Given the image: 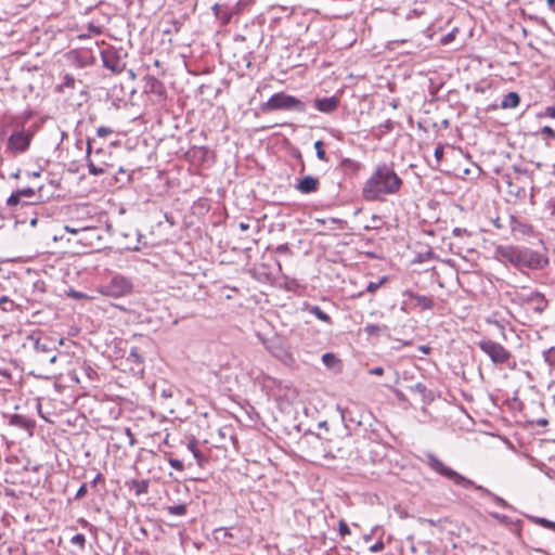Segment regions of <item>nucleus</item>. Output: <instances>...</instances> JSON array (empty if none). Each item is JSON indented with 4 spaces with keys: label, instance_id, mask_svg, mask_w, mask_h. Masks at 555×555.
I'll return each instance as SVG.
<instances>
[{
    "label": "nucleus",
    "instance_id": "10",
    "mask_svg": "<svg viewBox=\"0 0 555 555\" xmlns=\"http://www.w3.org/2000/svg\"><path fill=\"white\" fill-rule=\"evenodd\" d=\"M522 301L538 314H542L548 305L545 296L539 292H532L524 296Z\"/></svg>",
    "mask_w": 555,
    "mask_h": 555
},
{
    "label": "nucleus",
    "instance_id": "32",
    "mask_svg": "<svg viewBox=\"0 0 555 555\" xmlns=\"http://www.w3.org/2000/svg\"><path fill=\"white\" fill-rule=\"evenodd\" d=\"M379 130H380V134H384L386 132H389L393 129V121L391 119H387L385 120L383 124H380L378 126Z\"/></svg>",
    "mask_w": 555,
    "mask_h": 555
},
{
    "label": "nucleus",
    "instance_id": "42",
    "mask_svg": "<svg viewBox=\"0 0 555 555\" xmlns=\"http://www.w3.org/2000/svg\"><path fill=\"white\" fill-rule=\"evenodd\" d=\"M538 522L540 525H542L544 528L555 530V521H551V520L545 519V518H539Z\"/></svg>",
    "mask_w": 555,
    "mask_h": 555
},
{
    "label": "nucleus",
    "instance_id": "18",
    "mask_svg": "<svg viewBox=\"0 0 555 555\" xmlns=\"http://www.w3.org/2000/svg\"><path fill=\"white\" fill-rule=\"evenodd\" d=\"M519 102H520V96L517 92H508L507 94L504 95V98L501 102V107L504 109L515 108L519 105Z\"/></svg>",
    "mask_w": 555,
    "mask_h": 555
},
{
    "label": "nucleus",
    "instance_id": "12",
    "mask_svg": "<svg viewBox=\"0 0 555 555\" xmlns=\"http://www.w3.org/2000/svg\"><path fill=\"white\" fill-rule=\"evenodd\" d=\"M339 98L333 95L330 98H320L314 100V107L325 114L335 112L339 106Z\"/></svg>",
    "mask_w": 555,
    "mask_h": 555
},
{
    "label": "nucleus",
    "instance_id": "52",
    "mask_svg": "<svg viewBox=\"0 0 555 555\" xmlns=\"http://www.w3.org/2000/svg\"><path fill=\"white\" fill-rule=\"evenodd\" d=\"M89 31L93 35H100L102 33L101 27L93 24L89 25Z\"/></svg>",
    "mask_w": 555,
    "mask_h": 555
},
{
    "label": "nucleus",
    "instance_id": "48",
    "mask_svg": "<svg viewBox=\"0 0 555 555\" xmlns=\"http://www.w3.org/2000/svg\"><path fill=\"white\" fill-rule=\"evenodd\" d=\"M452 233L454 236H463V235H467L468 231L464 228H454Z\"/></svg>",
    "mask_w": 555,
    "mask_h": 555
},
{
    "label": "nucleus",
    "instance_id": "3",
    "mask_svg": "<svg viewBox=\"0 0 555 555\" xmlns=\"http://www.w3.org/2000/svg\"><path fill=\"white\" fill-rule=\"evenodd\" d=\"M425 463L427 466L440 475L441 477L452 481L454 485L460 486L462 488H470L474 487L476 490L480 491L483 495L490 496L499 506L506 508L509 507L508 503L492 493L489 489L475 485L470 479L466 478L465 476L459 474L451 467L447 466L441 460H439L434 453L428 452L425 454Z\"/></svg>",
    "mask_w": 555,
    "mask_h": 555
},
{
    "label": "nucleus",
    "instance_id": "6",
    "mask_svg": "<svg viewBox=\"0 0 555 555\" xmlns=\"http://www.w3.org/2000/svg\"><path fill=\"white\" fill-rule=\"evenodd\" d=\"M101 59L103 66L109 69L113 74H120L127 66V53L113 47L102 50Z\"/></svg>",
    "mask_w": 555,
    "mask_h": 555
},
{
    "label": "nucleus",
    "instance_id": "45",
    "mask_svg": "<svg viewBox=\"0 0 555 555\" xmlns=\"http://www.w3.org/2000/svg\"><path fill=\"white\" fill-rule=\"evenodd\" d=\"M435 158L437 159V162H440L443 157V146L441 144H438L435 149Z\"/></svg>",
    "mask_w": 555,
    "mask_h": 555
},
{
    "label": "nucleus",
    "instance_id": "53",
    "mask_svg": "<svg viewBox=\"0 0 555 555\" xmlns=\"http://www.w3.org/2000/svg\"><path fill=\"white\" fill-rule=\"evenodd\" d=\"M453 38H454L453 34H452V33H450V34H448V35H446V36H443V37L441 38V42H442L443 44H448L449 42H451V41L453 40Z\"/></svg>",
    "mask_w": 555,
    "mask_h": 555
},
{
    "label": "nucleus",
    "instance_id": "57",
    "mask_svg": "<svg viewBox=\"0 0 555 555\" xmlns=\"http://www.w3.org/2000/svg\"><path fill=\"white\" fill-rule=\"evenodd\" d=\"M238 228H240L242 231H247V230L249 229V224H248V223H246V222H240Z\"/></svg>",
    "mask_w": 555,
    "mask_h": 555
},
{
    "label": "nucleus",
    "instance_id": "47",
    "mask_svg": "<svg viewBox=\"0 0 555 555\" xmlns=\"http://www.w3.org/2000/svg\"><path fill=\"white\" fill-rule=\"evenodd\" d=\"M545 208L551 212V215L555 216V199L547 201Z\"/></svg>",
    "mask_w": 555,
    "mask_h": 555
},
{
    "label": "nucleus",
    "instance_id": "36",
    "mask_svg": "<svg viewBox=\"0 0 555 555\" xmlns=\"http://www.w3.org/2000/svg\"><path fill=\"white\" fill-rule=\"evenodd\" d=\"M21 199H22V198H21L20 194H18V193H17V191H16V192H13V193L9 196V198H8L7 203H8V205H9V206H16V205H18V204L21 203Z\"/></svg>",
    "mask_w": 555,
    "mask_h": 555
},
{
    "label": "nucleus",
    "instance_id": "22",
    "mask_svg": "<svg viewBox=\"0 0 555 555\" xmlns=\"http://www.w3.org/2000/svg\"><path fill=\"white\" fill-rule=\"evenodd\" d=\"M309 311L311 314H313L320 321L325 322L327 324L332 323L331 317L326 312H324L319 306H312L309 309Z\"/></svg>",
    "mask_w": 555,
    "mask_h": 555
},
{
    "label": "nucleus",
    "instance_id": "15",
    "mask_svg": "<svg viewBox=\"0 0 555 555\" xmlns=\"http://www.w3.org/2000/svg\"><path fill=\"white\" fill-rule=\"evenodd\" d=\"M404 296L415 302V306L421 307L423 310H429L434 307V299L425 295H420L411 291L404 292Z\"/></svg>",
    "mask_w": 555,
    "mask_h": 555
},
{
    "label": "nucleus",
    "instance_id": "7",
    "mask_svg": "<svg viewBox=\"0 0 555 555\" xmlns=\"http://www.w3.org/2000/svg\"><path fill=\"white\" fill-rule=\"evenodd\" d=\"M477 345L494 364H504L512 357L511 352L505 347L491 339L483 338L479 340Z\"/></svg>",
    "mask_w": 555,
    "mask_h": 555
},
{
    "label": "nucleus",
    "instance_id": "19",
    "mask_svg": "<svg viewBox=\"0 0 555 555\" xmlns=\"http://www.w3.org/2000/svg\"><path fill=\"white\" fill-rule=\"evenodd\" d=\"M163 509L171 516L182 517V516L186 515L188 504L180 503V504L167 505V506H164Z\"/></svg>",
    "mask_w": 555,
    "mask_h": 555
},
{
    "label": "nucleus",
    "instance_id": "56",
    "mask_svg": "<svg viewBox=\"0 0 555 555\" xmlns=\"http://www.w3.org/2000/svg\"><path fill=\"white\" fill-rule=\"evenodd\" d=\"M64 229L66 232L72 233V234H77L79 231L78 229L72 228L69 225H65Z\"/></svg>",
    "mask_w": 555,
    "mask_h": 555
},
{
    "label": "nucleus",
    "instance_id": "28",
    "mask_svg": "<svg viewBox=\"0 0 555 555\" xmlns=\"http://www.w3.org/2000/svg\"><path fill=\"white\" fill-rule=\"evenodd\" d=\"M322 361L327 367H333L338 360L335 354L328 352L322 356Z\"/></svg>",
    "mask_w": 555,
    "mask_h": 555
},
{
    "label": "nucleus",
    "instance_id": "25",
    "mask_svg": "<svg viewBox=\"0 0 555 555\" xmlns=\"http://www.w3.org/2000/svg\"><path fill=\"white\" fill-rule=\"evenodd\" d=\"M341 167L346 170L358 171L361 167V164L350 158H344L341 160Z\"/></svg>",
    "mask_w": 555,
    "mask_h": 555
},
{
    "label": "nucleus",
    "instance_id": "64",
    "mask_svg": "<svg viewBox=\"0 0 555 555\" xmlns=\"http://www.w3.org/2000/svg\"><path fill=\"white\" fill-rule=\"evenodd\" d=\"M286 250H288V247L286 245H280L278 247V251H286Z\"/></svg>",
    "mask_w": 555,
    "mask_h": 555
},
{
    "label": "nucleus",
    "instance_id": "16",
    "mask_svg": "<svg viewBox=\"0 0 555 555\" xmlns=\"http://www.w3.org/2000/svg\"><path fill=\"white\" fill-rule=\"evenodd\" d=\"M145 91L165 98L166 89L162 81L157 78L149 76L145 82Z\"/></svg>",
    "mask_w": 555,
    "mask_h": 555
},
{
    "label": "nucleus",
    "instance_id": "51",
    "mask_svg": "<svg viewBox=\"0 0 555 555\" xmlns=\"http://www.w3.org/2000/svg\"><path fill=\"white\" fill-rule=\"evenodd\" d=\"M369 373H370L371 375H378V376H380V375H383V374H384V369H383V367H380V366H376V367L371 369V370L369 371Z\"/></svg>",
    "mask_w": 555,
    "mask_h": 555
},
{
    "label": "nucleus",
    "instance_id": "27",
    "mask_svg": "<svg viewBox=\"0 0 555 555\" xmlns=\"http://www.w3.org/2000/svg\"><path fill=\"white\" fill-rule=\"evenodd\" d=\"M188 449L192 452V454L194 455V457L197 460L198 464L201 465L204 460V455L197 449L196 443L194 441L189 442Z\"/></svg>",
    "mask_w": 555,
    "mask_h": 555
},
{
    "label": "nucleus",
    "instance_id": "60",
    "mask_svg": "<svg viewBox=\"0 0 555 555\" xmlns=\"http://www.w3.org/2000/svg\"><path fill=\"white\" fill-rule=\"evenodd\" d=\"M493 324L498 326L501 330L502 334L504 335V326L499 321H494Z\"/></svg>",
    "mask_w": 555,
    "mask_h": 555
},
{
    "label": "nucleus",
    "instance_id": "58",
    "mask_svg": "<svg viewBox=\"0 0 555 555\" xmlns=\"http://www.w3.org/2000/svg\"><path fill=\"white\" fill-rule=\"evenodd\" d=\"M548 8L555 12V0H547Z\"/></svg>",
    "mask_w": 555,
    "mask_h": 555
},
{
    "label": "nucleus",
    "instance_id": "9",
    "mask_svg": "<svg viewBox=\"0 0 555 555\" xmlns=\"http://www.w3.org/2000/svg\"><path fill=\"white\" fill-rule=\"evenodd\" d=\"M267 349L274 358L279 359L284 364L291 365L294 363L293 354L280 339L270 341L267 345Z\"/></svg>",
    "mask_w": 555,
    "mask_h": 555
},
{
    "label": "nucleus",
    "instance_id": "1",
    "mask_svg": "<svg viewBox=\"0 0 555 555\" xmlns=\"http://www.w3.org/2000/svg\"><path fill=\"white\" fill-rule=\"evenodd\" d=\"M403 185L402 179L397 175L392 164H378L372 171L362 188L365 201H384L386 196L399 193Z\"/></svg>",
    "mask_w": 555,
    "mask_h": 555
},
{
    "label": "nucleus",
    "instance_id": "8",
    "mask_svg": "<svg viewBox=\"0 0 555 555\" xmlns=\"http://www.w3.org/2000/svg\"><path fill=\"white\" fill-rule=\"evenodd\" d=\"M86 160H87V167L88 171L92 176H101L106 172V169L108 167L107 163H103L101 166L95 164L96 157L101 156L103 154L102 149H98L93 152L92 150V140L88 139L87 141V150H86Z\"/></svg>",
    "mask_w": 555,
    "mask_h": 555
},
{
    "label": "nucleus",
    "instance_id": "43",
    "mask_svg": "<svg viewBox=\"0 0 555 555\" xmlns=\"http://www.w3.org/2000/svg\"><path fill=\"white\" fill-rule=\"evenodd\" d=\"M88 492V489H87V485L83 483L80 486V488L77 490L76 494H75V499L76 500H80L82 499Z\"/></svg>",
    "mask_w": 555,
    "mask_h": 555
},
{
    "label": "nucleus",
    "instance_id": "33",
    "mask_svg": "<svg viewBox=\"0 0 555 555\" xmlns=\"http://www.w3.org/2000/svg\"><path fill=\"white\" fill-rule=\"evenodd\" d=\"M386 281V278H382L378 282H370L366 285V292L369 293H375Z\"/></svg>",
    "mask_w": 555,
    "mask_h": 555
},
{
    "label": "nucleus",
    "instance_id": "63",
    "mask_svg": "<svg viewBox=\"0 0 555 555\" xmlns=\"http://www.w3.org/2000/svg\"><path fill=\"white\" fill-rule=\"evenodd\" d=\"M56 360H57L56 354H52L51 357H49V362H50L51 364L55 363V362H56Z\"/></svg>",
    "mask_w": 555,
    "mask_h": 555
},
{
    "label": "nucleus",
    "instance_id": "11",
    "mask_svg": "<svg viewBox=\"0 0 555 555\" xmlns=\"http://www.w3.org/2000/svg\"><path fill=\"white\" fill-rule=\"evenodd\" d=\"M31 135L24 131L14 132L10 135L8 147L16 153L25 152L30 143Z\"/></svg>",
    "mask_w": 555,
    "mask_h": 555
},
{
    "label": "nucleus",
    "instance_id": "39",
    "mask_svg": "<svg viewBox=\"0 0 555 555\" xmlns=\"http://www.w3.org/2000/svg\"><path fill=\"white\" fill-rule=\"evenodd\" d=\"M113 133V129L109 127L101 126L96 129V134L100 138H105Z\"/></svg>",
    "mask_w": 555,
    "mask_h": 555
},
{
    "label": "nucleus",
    "instance_id": "41",
    "mask_svg": "<svg viewBox=\"0 0 555 555\" xmlns=\"http://www.w3.org/2000/svg\"><path fill=\"white\" fill-rule=\"evenodd\" d=\"M17 193L20 194L21 198L22 197H31L35 195V190L31 188H26V189L17 190Z\"/></svg>",
    "mask_w": 555,
    "mask_h": 555
},
{
    "label": "nucleus",
    "instance_id": "37",
    "mask_svg": "<svg viewBox=\"0 0 555 555\" xmlns=\"http://www.w3.org/2000/svg\"><path fill=\"white\" fill-rule=\"evenodd\" d=\"M364 331L365 333H367L369 335H377L380 331H382V326L377 325V324H367L365 327H364Z\"/></svg>",
    "mask_w": 555,
    "mask_h": 555
},
{
    "label": "nucleus",
    "instance_id": "5",
    "mask_svg": "<svg viewBox=\"0 0 555 555\" xmlns=\"http://www.w3.org/2000/svg\"><path fill=\"white\" fill-rule=\"evenodd\" d=\"M133 292V284L129 278L120 274L114 275L101 287V293L108 297L119 298L130 295Z\"/></svg>",
    "mask_w": 555,
    "mask_h": 555
},
{
    "label": "nucleus",
    "instance_id": "24",
    "mask_svg": "<svg viewBox=\"0 0 555 555\" xmlns=\"http://www.w3.org/2000/svg\"><path fill=\"white\" fill-rule=\"evenodd\" d=\"M181 27H182V23L181 22H179L177 20H172V21L169 22L168 27L163 30V34L164 35L177 34V33L180 31Z\"/></svg>",
    "mask_w": 555,
    "mask_h": 555
},
{
    "label": "nucleus",
    "instance_id": "29",
    "mask_svg": "<svg viewBox=\"0 0 555 555\" xmlns=\"http://www.w3.org/2000/svg\"><path fill=\"white\" fill-rule=\"evenodd\" d=\"M70 542L75 545H78L80 548H83L86 545V537L82 533H77L73 535Z\"/></svg>",
    "mask_w": 555,
    "mask_h": 555
},
{
    "label": "nucleus",
    "instance_id": "49",
    "mask_svg": "<svg viewBox=\"0 0 555 555\" xmlns=\"http://www.w3.org/2000/svg\"><path fill=\"white\" fill-rule=\"evenodd\" d=\"M544 116L548 118H555V106H547L545 108Z\"/></svg>",
    "mask_w": 555,
    "mask_h": 555
},
{
    "label": "nucleus",
    "instance_id": "35",
    "mask_svg": "<svg viewBox=\"0 0 555 555\" xmlns=\"http://www.w3.org/2000/svg\"><path fill=\"white\" fill-rule=\"evenodd\" d=\"M338 531L341 537L350 534L349 526L344 519L339 520L338 522Z\"/></svg>",
    "mask_w": 555,
    "mask_h": 555
},
{
    "label": "nucleus",
    "instance_id": "62",
    "mask_svg": "<svg viewBox=\"0 0 555 555\" xmlns=\"http://www.w3.org/2000/svg\"><path fill=\"white\" fill-rule=\"evenodd\" d=\"M219 9H220V5H219V4H217V3H216V4H214L212 10H214V12H215L216 16H218V15H219Z\"/></svg>",
    "mask_w": 555,
    "mask_h": 555
},
{
    "label": "nucleus",
    "instance_id": "50",
    "mask_svg": "<svg viewBox=\"0 0 555 555\" xmlns=\"http://www.w3.org/2000/svg\"><path fill=\"white\" fill-rule=\"evenodd\" d=\"M384 548V543L382 541L376 542L370 547L371 552H379Z\"/></svg>",
    "mask_w": 555,
    "mask_h": 555
},
{
    "label": "nucleus",
    "instance_id": "54",
    "mask_svg": "<svg viewBox=\"0 0 555 555\" xmlns=\"http://www.w3.org/2000/svg\"><path fill=\"white\" fill-rule=\"evenodd\" d=\"M162 397L163 398H171L172 397V389L171 388L164 389L162 391Z\"/></svg>",
    "mask_w": 555,
    "mask_h": 555
},
{
    "label": "nucleus",
    "instance_id": "17",
    "mask_svg": "<svg viewBox=\"0 0 555 555\" xmlns=\"http://www.w3.org/2000/svg\"><path fill=\"white\" fill-rule=\"evenodd\" d=\"M10 425H13V426H16V427H20V428H24V429H31L34 428L35 426V423L34 421L25 417L24 415H21V414H14L10 417V421H9Z\"/></svg>",
    "mask_w": 555,
    "mask_h": 555
},
{
    "label": "nucleus",
    "instance_id": "23",
    "mask_svg": "<svg viewBox=\"0 0 555 555\" xmlns=\"http://www.w3.org/2000/svg\"><path fill=\"white\" fill-rule=\"evenodd\" d=\"M314 150H315V154H317V157L320 159V160H323V162H328V157L324 151V143L323 141L321 140H318L314 142Z\"/></svg>",
    "mask_w": 555,
    "mask_h": 555
},
{
    "label": "nucleus",
    "instance_id": "31",
    "mask_svg": "<svg viewBox=\"0 0 555 555\" xmlns=\"http://www.w3.org/2000/svg\"><path fill=\"white\" fill-rule=\"evenodd\" d=\"M541 134L546 141L555 139V131L550 126H544L541 129Z\"/></svg>",
    "mask_w": 555,
    "mask_h": 555
},
{
    "label": "nucleus",
    "instance_id": "55",
    "mask_svg": "<svg viewBox=\"0 0 555 555\" xmlns=\"http://www.w3.org/2000/svg\"><path fill=\"white\" fill-rule=\"evenodd\" d=\"M418 350H420L421 352L425 353V354H428V353L430 352V350H431V349H430V347H428V346L422 345V346H420V347H418Z\"/></svg>",
    "mask_w": 555,
    "mask_h": 555
},
{
    "label": "nucleus",
    "instance_id": "30",
    "mask_svg": "<svg viewBox=\"0 0 555 555\" xmlns=\"http://www.w3.org/2000/svg\"><path fill=\"white\" fill-rule=\"evenodd\" d=\"M128 359H130L131 361H133L135 363L143 362V359H142L141 354L139 353V349L137 347H132L130 349Z\"/></svg>",
    "mask_w": 555,
    "mask_h": 555
},
{
    "label": "nucleus",
    "instance_id": "61",
    "mask_svg": "<svg viewBox=\"0 0 555 555\" xmlns=\"http://www.w3.org/2000/svg\"><path fill=\"white\" fill-rule=\"evenodd\" d=\"M537 423H538V425H540V426H545V425H547V420H545V418H540V420H538V422H537Z\"/></svg>",
    "mask_w": 555,
    "mask_h": 555
},
{
    "label": "nucleus",
    "instance_id": "21",
    "mask_svg": "<svg viewBox=\"0 0 555 555\" xmlns=\"http://www.w3.org/2000/svg\"><path fill=\"white\" fill-rule=\"evenodd\" d=\"M34 349L38 353H51L53 348L47 340L36 339L34 341Z\"/></svg>",
    "mask_w": 555,
    "mask_h": 555
},
{
    "label": "nucleus",
    "instance_id": "46",
    "mask_svg": "<svg viewBox=\"0 0 555 555\" xmlns=\"http://www.w3.org/2000/svg\"><path fill=\"white\" fill-rule=\"evenodd\" d=\"M124 431H125V435H126V436L128 437V439H129V444H130V446H134V444L137 443V440H135V438H134L133 434L131 433L130 428L126 427V428L124 429Z\"/></svg>",
    "mask_w": 555,
    "mask_h": 555
},
{
    "label": "nucleus",
    "instance_id": "13",
    "mask_svg": "<svg viewBox=\"0 0 555 555\" xmlns=\"http://www.w3.org/2000/svg\"><path fill=\"white\" fill-rule=\"evenodd\" d=\"M509 228L514 235H531L533 232V229L530 224L521 221L515 216L509 217Z\"/></svg>",
    "mask_w": 555,
    "mask_h": 555
},
{
    "label": "nucleus",
    "instance_id": "38",
    "mask_svg": "<svg viewBox=\"0 0 555 555\" xmlns=\"http://www.w3.org/2000/svg\"><path fill=\"white\" fill-rule=\"evenodd\" d=\"M168 463L176 470L182 472L184 469V465H183L182 461H180L178 459L170 457L168 460Z\"/></svg>",
    "mask_w": 555,
    "mask_h": 555
},
{
    "label": "nucleus",
    "instance_id": "20",
    "mask_svg": "<svg viewBox=\"0 0 555 555\" xmlns=\"http://www.w3.org/2000/svg\"><path fill=\"white\" fill-rule=\"evenodd\" d=\"M149 486H150V480L147 479H141V480H132L131 481V489L134 490V493L135 495H142V494H146L149 492Z\"/></svg>",
    "mask_w": 555,
    "mask_h": 555
},
{
    "label": "nucleus",
    "instance_id": "14",
    "mask_svg": "<svg viewBox=\"0 0 555 555\" xmlns=\"http://www.w3.org/2000/svg\"><path fill=\"white\" fill-rule=\"evenodd\" d=\"M319 180L312 176H306L295 185V189L302 194H310L319 190Z\"/></svg>",
    "mask_w": 555,
    "mask_h": 555
},
{
    "label": "nucleus",
    "instance_id": "26",
    "mask_svg": "<svg viewBox=\"0 0 555 555\" xmlns=\"http://www.w3.org/2000/svg\"><path fill=\"white\" fill-rule=\"evenodd\" d=\"M15 304L8 296L0 297V310L9 312L13 311Z\"/></svg>",
    "mask_w": 555,
    "mask_h": 555
},
{
    "label": "nucleus",
    "instance_id": "4",
    "mask_svg": "<svg viewBox=\"0 0 555 555\" xmlns=\"http://www.w3.org/2000/svg\"><path fill=\"white\" fill-rule=\"evenodd\" d=\"M260 109L263 113L273 111H295L298 113L306 112V104L294 95L279 92L269 98L261 104Z\"/></svg>",
    "mask_w": 555,
    "mask_h": 555
},
{
    "label": "nucleus",
    "instance_id": "34",
    "mask_svg": "<svg viewBox=\"0 0 555 555\" xmlns=\"http://www.w3.org/2000/svg\"><path fill=\"white\" fill-rule=\"evenodd\" d=\"M409 389L411 391L420 393L423 397H425L426 391H427V388L423 383H416L415 385L410 386Z\"/></svg>",
    "mask_w": 555,
    "mask_h": 555
},
{
    "label": "nucleus",
    "instance_id": "2",
    "mask_svg": "<svg viewBox=\"0 0 555 555\" xmlns=\"http://www.w3.org/2000/svg\"><path fill=\"white\" fill-rule=\"evenodd\" d=\"M496 257L504 263H511L517 269L542 270L548 264V259L539 251L516 246H499Z\"/></svg>",
    "mask_w": 555,
    "mask_h": 555
},
{
    "label": "nucleus",
    "instance_id": "44",
    "mask_svg": "<svg viewBox=\"0 0 555 555\" xmlns=\"http://www.w3.org/2000/svg\"><path fill=\"white\" fill-rule=\"evenodd\" d=\"M215 534H216V538L217 539H220V535H222V538H227V537H232V534L228 531L227 528H218L215 530Z\"/></svg>",
    "mask_w": 555,
    "mask_h": 555
},
{
    "label": "nucleus",
    "instance_id": "40",
    "mask_svg": "<svg viewBox=\"0 0 555 555\" xmlns=\"http://www.w3.org/2000/svg\"><path fill=\"white\" fill-rule=\"evenodd\" d=\"M75 78L70 75H66L64 77V82L62 83V88H74L75 87Z\"/></svg>",
    "mask_w": 555,
    "mask_h": 555
},
{
    "label": "nucleus",
    "instance_id": "59",
    "mask_svg": "<svg viewBox=\"0 0 555 555\" xmlns=\"http://www.w3.org/2000/svg\"><path fill=\"white\" fill-rule=\"evenodd\" d=\"M550 353H551V350L544 351L543 357H544V360L551 364Z\"/></svg>",
    "mask_w": 555,
    "mask_h": 555
}]
</instances>
